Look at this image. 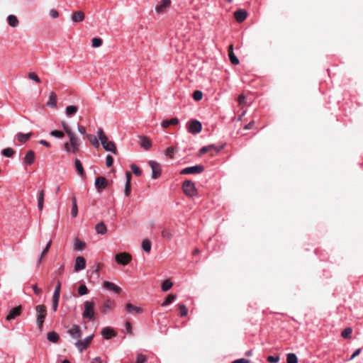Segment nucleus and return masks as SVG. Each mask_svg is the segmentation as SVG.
Listing matches in <instances>:
<instances>
[{"label": "nucleus", "instance_id": "45", "mask_svg": "<svg viewBox=\"0 0 363 363\" xmlns=\"http://www.w3.org/2000/svg\"><path fill=\"white\" fill-rule=\"evenodd\" d=\"M192 96L195 101H198L202 99L203 93L199 90H196L194 91Z\"/></svg>", "mask_w": 363, "mask_h": 363}, {"label": "nucleus", "instance_id": "59", "mask_svg": "<svg viewBox=\"0 0 363 363\" xmlns=\"http://www.w3.org/2000/svg\"><path fill=\"white\" fill-rule=\"evenodd\" d=\"M130 194V183L129 182H125V194L128 196Z\"/></svg>", "mask_w": 363, "mask_h": 363}, {"label": "nucleus", "instance_id": "19", "mask_svg": "<svg viewBox=\"0 0 363 363\" xmlns=\"http://www.w3.org/2000/svg\"><path fill=\"white\" fill-rule=\"evenodd\" d=\"M101 335L104 339L108 340L112 337H115L116 333L111 328L106 327L102 329Z\"/></svg>", "mask_w": 363, "mask_h": 363}, {"label": "nucleus", "instance_id": "58", "mask_svg": "<svg viewBox=\"0 0 363 363\" xmlns=\"http://www.w3.org/2000/svg\"><path fill=\"white\" fill-rule=\"evenodd\" d=\"M267 361L270 363H277L279 361V356H269L267 357Z\"/></svg>", "mask_w": 363, "mask_h": 363}, {"label": "nucleus", "instance_id": "17", "mask_svg": "<svg viewBox=\"0 0 363 363\" xmlns=\"http://www.w3.org/2000/svg\"><path fill=\"white\" fill-rule=\"evenodd\" d=\"M86 267V260L83 257H77L75 261L74 270L76 272L84 269Z\"/></svg>", "mask_w": 363, "mask_h": 363}, {"label": "nucleus", "instance_id": "13", "mask_svg": "<svg viewBox=\"0 0 363 363\" xmlns=\"http://www.w3.org/2000/svg\"><path fill=\"white\" fill-rule=\"evenodd\" d=\"M95 187L99 191L105 189L108 185L107 179L104 177H99L96 179L94 182Z\"/></svg>", "mask_w": 363, "mask_h": 363}, {"label": "nucleus", "instance_id": "35", "mask_svg": "<svg viewBox=\"0 0 363 363\" xmlns=\"http://www.w3.org/2000/svg\"><path fill=\"white\" fill-rule=\"evenodd\" d=\"M177 298V296L176 295H173V294H169L167 299L162 303V307H165L169 304H171L172 303H173Z\"/></svg>", "mask_w": 363, "mask_h": 363}, {"label": "nucleus", "instance_id": "42", "mask_svg": "<svg viewBox=\"0 0 363 363\" xmlns=\"http://www.w3.org/2000/svg\"><path fill=\"white\" fill-rule=\"evenodd\" d=\"M172 286V283L169 280H165L162 284V290L167 291L169 290Z\"/></svg>", "mask_w": 363, "mask_h": 363}, {"label": "nucleus", "instance_id": "57", "mask_svg": "<svg viewBox=\"0 0 363 363\" xmlns=\"http://www.w3.org/2000/svg\"><path fill=\"white\" fill-rule=\"evenodd\" d=\"M113 163V158L111 155H108L106 157V164L107 167H111Z\"/></svg>", "mask_w": 363, "mask_h": 363}, {"label": "nucleus", "instance_id": "4", "mask_svg": "<svg viewBox=\"0 0 363 363\" xmlns=\"http://www.w3.org/2000/svg\"><path fill=\"white\" fill-rule=\"evenodd\" d=\"M84 310L82 313V317L86 319H92L94 316V302L93 301H86L84 303Z\"/></svg>", "mask_w": 363, "mask_h": 363}, {"label": "nucleus", "instance_id": "16", "mask_svg": "<svg viewBox=\"0 0 363 363\" xmlns=\"http://www.w3.org/2000/svg\"><path fill=\"white\" fill-rule=\"evenodd\" d=\"M139 144L145 150H149L152 147V142L150 140L144 135H139Z\"/></svg>", "mask_w": 363, "mask_h": 363}, {"label": "nucleus", "instance_id": "5", "mask_svg": "<svg viewBox=\"0 0 363 363\" xmlns=\"http://www.w3.org/2000/svg\"><path fill=\"white\" fill-rule=\"evenodd\" d=\"M182 189L184 194L190 197H193L196 195L197 191L194 184L190 180H186L184 182Z\"/></svg>", "mask_w": 363, "mask_h": 363}, {"label": "nucleus", "instance_id": "44", "mask_svg": "<svg viewBox=\"0 0 363 363\" xmlns=\"http://www.w3.org/2000/svg\"><path fill=\"white\" fill-rule=\"evenodd\" d=\"M88 289L84 284H82L78 288V293L80 296H84L88 294Z\"/></svg>", "mask_w": 363, "mask_h": 363}, {"label": "nucleus", "instance_id": "47", "mask_svg": "<svg viewBox=\"0 0 363 363\" xmlns=\"http://www.w3.org/2000/svg\"><path fill=\"white\" fill-rule=\"evenodd\" d=\"M178 307L180 309V315L182 317L186 316L188 313V309L186 306L180 303L178 305Z\"/></svg>", "mask_w": 363, "mask_h": 363}, {"label": "nucleus", "instance_id": "20", "mask_svg": "<svg viewBox=\"0 0 363 363\" xmlns=\"http://www.w3.org/2000/svg\"><path fill=\"white\" fill-rule=\"evenodd\" d=\"M234 16L236 21L241 23L247 18V13L245 10L240 9L235 12Z\"/></svg>", "mask_w": 363, "mask_h": 363}, {"label": "nucleus", "instance_id": "43", "mask_svg": "<svg viewBox=\"0 0 363 363\" xmlns=\"http://www.w3.org/2000/svg\"><path fill=\"white\" fill-rule=\"evenodd\" d=\"M1 153L6 157H11L14 154V150L12 148L7 147L4 149Z\"/></svg>", "mask_w": 363, "mask_h": 363}, {"label": "nucleus", "instance_id": "27", "mask_svg": "<svg viewBox=\"0 0 363 363\" xmlns=\"http://www.w3.org/2000/svg\"><path fill=\"white\" fill-rule=\"evenodd\" d=\"M7 22H8V24L13 28L17 27L19 24V21H18L17 17L14 15L8 16Z\"/></svg>", "mask_w": 363, "mask_h": 363}, {"label": "nucleus", "instance_id": "14", "mask_svg": "<svg viewBox=\"0 0 363 363\" xmlns=\"http://www.w3.org/2000/svg\"><path fill=\"white\" fill-rule=\"evenodd\" d=\"M103 286L106 289L113 291L116 294H120L121 291V289L119 286H118L114 283L111 282V281H104Z\"/></svg>", "mask_w": 363, "mask_h": 363}, {"label": "nucleus", "instance_id": "3", "mask_svg": "<svg viewBox=\"0 0 363 363\" xmlns=\"http://www.w3.org/2000/svg\"><path fill=\"white\" fill-rule=\"evenodd\" d=\"M35 311L37 313V325L39 330H41L47 315V310L44 305H38L35 306Z\"/></svg>", "mask_w": 363, "mask_h": 363}, {"label": "nucleus", "instance_id": "46", "mask_svg": "<svg viewBox=\"0 0 363 363\" xmlns=\"http://www.w3.org/2000/svg\"><path fill=\"white\" fill-rule=\"evenodd\" d=\"M130 168L134 174L136 176L140 177L142 174V171L136 164H131Z\"/></svg>", "mask_w": 363, "mask_h": 363}, {"label": "nucleus", "instance_id": "55", "mask_svg": "<svg viewBox=\"0 0 363 363\" xmlns=\"http://www.w3.org/2000/svg\"><path fill=\"white\" fill-rule=\"evenodd\" d=\"M147 357L143 354H138L137 356L136 363H145Z\"/></svg>", "mask_w": 363, "mask_h": 363}, {"label": "nucleus", "instance_id": "36", "mask_svg": "<svg viewBox=\"0 0 363 363\" xmlns=\"http://www.w3.org/2000/svg\"><path fill=\"white\" fill-rule=\"evenodd\" d=\"M78 111V108L75 106H68L66 108V115L67 116H71L72 115L75 114Z\"/></svg>", "mask_w": 363, "mask_h": 363}, {"label": "nucleus", "instance_id": "53", "mask_svg": "<svg viewBox=\"0 0 363 363\" xmlns=\"http://www.w3.org/2000/svg\"><path fill=\"white\" fill-rule=\"evenodd\" d=\"M50 135L55 138H62L64 137V133L60 130H52Z\"/></svg>", "mask_w": 363, "mask_h": 363}, {"label": "nucleus", "instance_id": "7", "mask_svg": "<svg viewBox=\"0 0 363 363\" xmlns=\"http://www.w3.org/2000/svg\"><path fill=\"white\" fill-rule=\"evenodd\" d=\"M149 165L152 169V179H157L161 174V167L160 164L153 160L149 161Z\"/></svg>", "mask_w": 363, "mask_h": 363}, {"label": "nucleus", "instance_id": "21", "mask_svg": "<svg viewBox=\"0 0 363 363\" xmlns=\"http://www.w3.org/2000/svg\"><path fill=\"white\" fill-rule=\"evenodd\" d=\"M84 19V13L81 11H76V12L73 13V14L72 15V21L74 23H80V22L83 21Z\"/></svg>", "mask_w": 363, "mask_h": 363}, {"label": "nucleus", "instance_id": "49", "mask_svg": "<svg viewBox=\"0 0 363 363\" xmlns=\"http://www.w3.org/2000/svg\"><path fill=\"white\" fill-rule=\"evenodd\" d=\"M111 305H112V302L111 301L108 300V301H105V303L104 304L103 312L104 313L109 312L111 310Z\"/></svg>", "mask_w": 363, "mask_h": 363}, {"label": "nucleus", "instance_id": "63", "mask_svg": "<svg viewBox=\"0 0 363 363\" xmlns=\"http://www.w3.org/2000/svg\"><path fill=\"white\" fill-rule=\"evenodd\" d=\"M361 350L362 349L361 348H358L354 352L353 354H352V356L350 357V359L352 360L354 358H355L357 356H358L360 352H361Z\"/></svg>", "mask_w": 363, "mask_h": 363}, {"label": "nucleus", "instance_id": "11", "mask_svg": "<svg viewBox=\"0 0 363 363\" xmlns=\"http://www.w3.org/2000/svg\"><path fill=\"white\" fill-rule=\"evenodd\" d=\"M171 5L170 0H162L160 4H159L155 7V11L157 14H163L167 12V9L169 8Z\"/></svg>", "mask_w": 363, "mask_h": 363}, {"label": "nucleus", "instance_id": "60", "mask_svg": "<svg viewBox=\"0 0 363 363\" xmlns=\"http://www.w3.org/2000/svg\"><path fill=\"white\" fill-rule=\"evenodd\" d=\"M51 243H52L51 240L48 241L45 247L43 249V252H41L42 256H45L47 254V252H48V250L51 246Z\"/></svg>", "mask_w": 363, "mask_h": 363}, {"label": "nucleus", "instance_id": "28", "mask_svg": "<svg viewBox=\"0 0 363 363\" xmlns=\"http://www.w3.org/2000/svg\"><path fill=\"white\" fill-rule=\"evenodd\" d=\"M31 135H32L31 133H26V134L22 133H18L16 135V138L19 142L24 143L30 139Z\"/></svg>", "mask_w": 363, "mask_h": 363}, {"label": "nucleus", "instance_id": "39", "mask_svg": "<svg viewBox=\"0 0 363 363\" xmlns=\"http://www.w3.org/2000/svg\"><path fill=\"white\" fill-rule=\"evenodd\" d=\"M74 245V249L77 250H82L85 247L86 244L84 242L80 241L78 239H75Z\"/></svg>", "mask_w": 363, "mask_h": 363}, {"label": "nucleus", "instance_id": "9", "mask_svg": "<svg viewBox=\"0 0 363 363\" xmlns=\"http://www.w3.org/2000/svg\"><path fill=\"white\" fill-rule=\"evenodd\" d=\"M116 261L122 265H127L131 260V257L126 252H121L115 256Z\"/></svg>", "mask_w": 363, "mask_h": 363}, {"label": "nucleus", "instance_id": "6", "mask_svg": "<svg viewBox=\"0 0 363 363\" xmlns=\"http://www.w3.org/2000/svg\"><path fill=\"white\" fill-rule=\"evenodd\" d=\"M204 170V167L203 165H195L191 167H188L184 169H183L181 172V174H200L203 172Z\"/></svg>", "mask_w": 363, "mask_h": 363}, {"label": "nucleus", "instance_id": "29", "mask_svg": "<svg viewBox=\"0 0 363 363\" xmlns=\"http://www.w3.org/2000/svg\"><path fill=\"white\" fill-rule=\"evenodd\" d=\"M47 338L50 342L56 343L59 340L60 337L57 333H55V331H52L48 333Z\"/></svg>", "mask_w": 363, "mask_h": 363}, {"label": "nucleus", "instance_id": "32", "mask_svg": "<svg viewBox=\"0 0 363 363\" xmlns=\"http://www.w3.org/2000/svg\"><path fill=\"white\" fill-rule=\"evenodd\" d=\"M74 164L76 170L78 172V174L81 177H83L84 175V171L81 162L78 159H76L74 161Z\"/></svg>", "mask_w": 363, "mask_h": 363}, {"label": "nucleus", "instance_id": "61", "mask_svg": "<svg viewBox=\"0 0 363 363\" xmlns=\"http://www.w3.org/2000/svg\"><path fill=\"white\" fill-rule=\"evenodd\" d=\"M232 363H250V360L245 358H240L234 360Z\"/></svg>", "mask_w": 363, "mask_h": 363}, {"label": "nucleus", "instance_id": "64", "mask_svg": "<svg viewBox=\"0 0 363 363\" xmlns=\"http://www.w3.org/2000/svg\"><path fill=\"white\" fill-rule=\"evenodd\" d=\"M238 103L240 105H243L245 104V96L243 94L239 96Z\"/></svg>", "mask_w": 363, "mask_h": 363}, {"label": "nucleus", "instance_id": "38", "mask_svg": "<svg viewBox=\"0 0 363 363\" xmlns=\"http://www.w3.org/2000/svg\"><path fill=\"white\" fill-rule=\"evenodd\" d=\"M287 363H298V358L294 353H289L286 355Z\"/></svg>", "mask_w": 363, "mask_h": 363}, {"label": "nucleus", "instance_id": "18", "mask_svg": "<svg viewBox=\"0 0 363 363\" xmlns=\"http://www.w3.org/2000/svg\"><path fill=\"white\" fill-rule=\"evenodd\" d=\"M46 105L51 108H57V95L55 92L52 91L50 93L49 99L46 103Z\"/></svg>", "mask_w": 363, "mask_h": 363}, {"label": "nucleus", "instance_id": "33", "mask_svg": "<svg viewBox=\"0 0 363 363\" xmlns=\"http://www.w3.org/2000/svg\"><path fill=\"white\" fill-rule=\"evenodd\" d=\"M173 231L170 229H164L162 231V236L164 240H170L173 237Z\"/></svg>", "mask_w": 363, "mask_h": 363}, {"label": "nucleus", "instance_id": "8", "mask_svg": "<svg viewBox=\"0 0 363 363\" xmlns=\"http://www.w3.org/2000/svg\"><path fill=\"white\" fill-rule=\"evenodd\" d=\"M93 337L94 335H91L84 338L83 340H78L77 342H76L75 346L77 347L79 351L82 352L83 350H84L89 347Z\"/></svg>", "mask_w": 363, "mask_h": 363}, {"label": "nucleus", "instance_id": "56", "mask_svg": "<svg viewBox=\"0 0 363 363\" xmlns=\"http://www.w3.org/2000/svg\"><path fill=\"white\" fill-rule=\"evenodd\" d=\"M207 147H209V152L213 150L215 152H220L223 147V146L217 147L214 145H209Z\"/></svg>", "mask_w": 363, "mask_h": 363}, {"label": "nucleus", "instance_id": "31", "mask_svg": "<svg viewBox=\"0 0 363 363\" xmlns=\"http://www.w3.org/2000/svg\"><path fill=\"white\" fill-rule=\"evenodd\" d=\"M72 211L71 214L72 217L75 218L77 216L78 213V208H77V199L74 196L72 198Z\"/></svg>", "mask_w": 363, "mask_h": 363}, {"label": "nucleus", "instance_id": "26", "mask_svg": "<svg viewBox=\"0 0 363 363\" xmlns=\"http://www.w3.org/2000/svg\"><path fill=\"white\" fill-rule=\"evenodd\" d=\"M95 230L96 233L100 235H104L107 232L106 225L104 224V222H100L97 223L95 227Z\"/></svg>", "mask_w": 363, "mask_h": 363}, {"label": "nucleus", "instance_id": "41", "mask_svg": "<svg viewBox=\"0 0 363 363\" xmlns=\"http://www.w3.org/2000/svg\"><path fill=\"white\" fill-rule=\"evenodd\" d=\"M60 288H61V282L60 281H58L57 284L54 290L52 298H60Z\"/></svg>", "mask_w": 363, "mask_h": 363}, {"label": "nucleus", "instance_id": "54", "mask_svg": "<svg viewBox=\"0 0 363 363\" xmlns=\"http://www.w3.org/2000/svg\"><path fill=\"white\" fill-rule=\"evenodd\" d=\"M60 298H52V309L54 312L57 311Z\"/></svg>", "mask_w": 363, "mask_h": 363}, {"label": "nucleus", "instance_id": "51", "mask_svg": "<svg viewBox=\"0 0 363 363\" xmlns=\"http://www.w3.org/2000/svg\"><path fill=\"white\" fill-rule=\"evenodd\" d=\"M62 128L68 136L74 134L70 127L65 122L62 123Z\"/></svg>", "mask_w": 363, "mask_h": 363}, {"label": "nucleus", "instance_id": "12", "mask_svg": "<svg viewBox=\"0 0 363 363\" xmlns=\"http://www.w3.org/2000/svg\"><path fill=\"white\" fill-rule=\"evenodd\" d=\"M67 333L73 339H79L82 337L81 330L78 325H73L72 327L67 330Z\"/></svg>", "mask_w": 363, "mask_h": 363}, {"label": "nucleus", "instance_id": "23", "mask_svg": "<svg viewBox=\"0 0 363 363\" xmlns=\"http://www.w3.org/2000/svg\"><path fill=\"white\" fill-rule=\"evenodd\" d=\"M125 309L128 313H134L135 314H140L143 312V309L140 307L135 306L131 303H127Z\"/></svg>", "mask_w": 363, "mask_h": 363}, {"label": "nucleus", "instance_id": "37", "mask_svg": "<svg viewBox=\"0 0 363 363\" xmlns=\"http://www.w3.org/2000/svg\"><path fill=\"white\" fill-rule=\"evenodd\" d=\"M230 51L229 52V58L233 65H238L239 63V60L238 57L235 55V54L233 52V45H230Z\"/></svg>", "mask_w": 363, "mask_h": 363}, {"label": "nucleus", "instance_id": "24", "mask_svg": "<svg viewBox=\"0 0 363 363\" xmlns=\"http://www.w3.org/2000/svg\"><path fill=\"white\" fill-rule=\"evenodd\" d=\"M44 196H45V191L44 190H40L37 199H38V208L39 211H42L44 207Z\"/></svg>", "mask_w": 363, "mask_h": 363}, {"label": "nucleus", "instance_id": "2", "mask_svg": "<svg viewBox=\"0 0 363 363\" xmlns=\"http://www.w3.org/2000/svg\"><path fill=\"white\" fill-rule=\"evenodd\" d=\"M68 137L69 142L64 145V149L67 153H76L78 152L80 146V140L75 134H72Z\"/></svg>", "mask_w": 363, "mask_h": 363}, {"label": "nucleus", "instance_id": "34", "mask_svg": "<svg viewBox=\"0 0 363 363\" xmlns=\"http://www.w3.org/2000/svg\"><path fill=\"white\" fill-rule=\"evenodd\" d=\"M151 247H152V245H151V242L149 240L147 239H145V240H143V242H142V248H143V250L145 252H150V250H151Z\"/></svg>", "mask_w": 363, "mask_h": 363}, {"label": "nucleus", "instance_id": "52", "mask_svg": "<svg viewBox=\"0 0 363 363\" xmlns=\"http://www.w3.org/2000/svg\"><path fill=\"white\" fill-rule=\"evenodd\" d=\"M28 77H29V79H30L31 80L35 82L36 83H40L41 82L40 79L38 77V75H36L33 72L28 73Z\"/></svg>", "mask_w": 363, "mask_h": 363}, {"label": "nucleus", "instance_id": "50", "mask_svg": "<svg viewBox=\"0 0 363 363\" xmlns=\"http://www.w3.org/2000/svg\"><path fill=\"white\" fill-rule=\"evenodd\" d=\"M177 150L176 147H169L165 150V155L169 156L170 158H172V154Z\"/></svg>", "mask_w": 363, "mask_h": 363}, {"label": "nucleus", "instance_id": "1", "mask_svg": "<svg viewBox=\"0 0 363 363\" xmlns=\"http://www.w3.org/2000/svg\"><path fill=\"white\" fill-rule=\"evenodd\" d=\"M96 135L99 138V140H100V143L101 145L103 146V148L108 152H111L113 154H116L117 149L115 145V144L108 140V137L105 135L104 130L101 128H99L97 130Z\"/></svg>", "mask_w": 363, "mask_h": 363}, {"label": "nucleus", "instance_id": "48", "mask_svg": "<svg viewBox=\"0 0 363 363\" xmlns=\"http://www.w3.org/2000/svg\"><path fill=\"white\" fill-rule=\"evenodd\" d=\"M91 42L93 48H99L102 45V40L99 38H94Z\"/></svg>", "mask_w": 363, "mask_h": 363}, {"label": "nucleus", "instance_id": "30", "mask_svg": "<svg viewBox=\"0 0 363 363\" xmlns=\"http://www.w3.org/2000/svg\"><path fill=\"white\" fill-rule=\"evenodd\" d=\"M87 139L89 140V142L96 148L99 147V140L98 136H95L91 134H89L86 135Z\"/></svg>", "mask_w": 363, "mask_h": 363}, {"label": "nucleus", "instance_id": "40", "mask_svg": "<svg viewBox=\"0 0 363 363\" xmlns=\"http://www.w3.org/2000/svg\"><path fill=\"white\" fill-rule=\"evenodd\" d=\"M352 333V330L351 328H346L342 331L341 335L343 338L348 339L351 337Z\"/></svg>", "mask_w": 363, "mask_h": 363}, {"label": "nucleus", "instance_id": "62", "mask_svg": "<svg viewBox=\"0 0 363 363\" xmlns=\"http://www.w3.org/2000/svg\"><path fill=\"white\" fill-rule=\"evenodd\" d=\"M50 16L53 18H56L59 16V13L55 9H51L50 11Z\"/></svg>", "mask_w": 363, "mask_h": 363}, {"label": "nucleus", "instance_id": "22", "mask_svg": "<svg viewBox=\"0 0 363 363\" xmlns=\"http://www.w3.org/2000/svg\"><path fill=\"white\" fill-rule=\"evenodd\" d=\"M35 160V152L33 150H29L25 157L23 162L26 164L31 165Z\"/></svg>", "mask_w": 363, "mask_h": 363}, {"label": "nucleus", "instance_id": "15", "mask_svg": "<svg viewBox=\"0 0 363 363\" xmlns=\"http://www.w3.org/2000/svg\"><path fill=\"white\" fill-rule=\"evenodd\" d=\"M21 311H22L21 306H18L17 307L12 308L9 311L8 315L6 318V320H13V319L16 318L17 316L20 315Z\"/></svg>", "mask_w": 363, "mask_h": 363}, {"label": "nucleus", "instance_id": "10", "mask_svg": "<svg viewBox=\"0 0 363 363\" xmlns=\"http://www.w3.org/2000/svg\"><path fill=\"white\" fill-rule=\"evenodd\" d=\"M188 131L191 134H197L201 131L202 125L196 120L192 121L188 125Z\"/></svg>", "mask_w": 363, "mask_h": 363}, {"label": "nucleus", "instance_id": "25", "mask_svg": "<svg viewBox=\"0 0 363 363\" xmlns=\"http://www.w3.org/2000/svg\"><path fill=\"white\" fill-rule=\"evenodd\" d=\"M179 119L177 118H172L169 120H164L162 122L161 125L163 128H168L170 125H177Z\"/></svg>", "mask_w": 363, "mask_h": 363}]
</instances>
